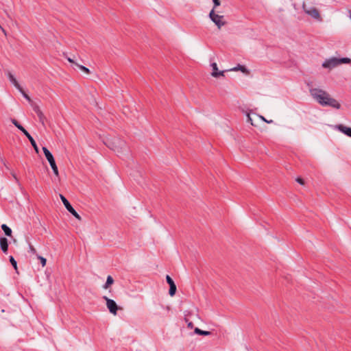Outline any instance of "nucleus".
Wrapping results in <instances>:
<instances>
[{
  "mask_svg": "<svg viewBox=\"0 0 351 351\" xmlns=\"http://www.w3.org/2000/svg\"><path fill=\"white\" fill-rule=\"evenodd\" d=\"M311 96L321 105L339 109L340 104L326 91L319 88L310 89Z\"/></svg>",
  "mask_w": 351,
  "mask_h": 351,
  "instance_id": "f257e3e1",
  "label": "nucleus"
},
{
  "mask_svg": "<svg viewBox=\"0 0 351 351\" xmlns=\"http://www.w3.org/2000/svg\"><path fill=\"white\" fill-rule=\"evenodd\" d=\"M112 149L118 154H123L128 150L125 141L120 138H115L112 142Z\"/></svg>",
  "mask_w": 351,
  "mask_h": 351,
  "instance_id": "f03ea898",
  "label": "nucleus"
},
{
  "mask_svg": "<svg viewBox=\"0 0 351 351\" xmlns=\"http://www.w3.org/2000/svg\"><path fill=\"white\" fill-rule=\"evenodd\" d=\"M246 115L248 121L254 126H257L261 121H265L267 123H271L272 121L266 120L263 116L258 114L256 111H250Z\"/></svg>",
  "mask_w": 351,
  "mask_h": 351,
  "instance_id": "7ed1b4c3",
  "label": "nucleus"
},
{
  "mask_svg": "<svg viewBox=\"0 0 351 351\" xmlns=\"http://www.w3.org/2000/svg\"><path fill=\"white\" fill-rule=\"evenodd\" d=\"M43 153L53 170L54 175L58 177L59 176L58 169L55 159H54L52 154L49 152V150L46 147H43Z\"/></svg>",
  "mask_w": 351,
  "mask_h": 351,
  "instance_id": "20e7f679",
  "label": "nucleus"
},
{
  "mask_svg": "<svg viewBox=\"0 0 351 351\" xmlns=\"http://www.w3.org/2000/svg\"><path fill=\"white\" fill-rule=\"evenodd\" d=\"M302 9L304 12L310 16L312 19L317 21H322V18L320 15V13L319 10L315 8V7H307L306 5L303 3L302 4Z\"/></svg>",
  "mask_w": 351,
  "mask_h": 351,
  "instance_id": "39448f33",
  "label": "nucleus"
},
{
  "mask_svg": "<svg viewBox=\"0 0 351 351\" xmlns=\"http://www.w3.org/2000/svg\"><path fill=\"white\" fill-rule=\"evenodd\" d=\"M209 17L219 29L226 24V22L223 21V16L215 14L214 9L210 11Z\"/></svg>",
  "mask_w": 351,
  "mask_h": 351,
  "instance_id": "423d86ee",
  "label": "nucleus"
},
{
  "mask_svg": "<svg viewBox=\"0 0 351 351\" xmlns=\"http://www.w3.org/2000/svg\"><path fill=\"white\" fill-rule=\"evenodd\" d=\"M60 197L63 204L64 205V206L67 209V210L70 213H71L77 219H78L79 221H81L82 220L81 217L77 214V213L72 207V206L70 204L69 201L66 199V197L64 195H60Z\"/></svg>",
  "mask_w": 351,
  "mask_h": 351,
  "instance_id": "0eeeda50",
  "label": "nucleus"
},
{
  "mask_svg": "<svg viewBox=\"0 0 351 351\" xmlns=\"http://www.w3.org/2000/svg\"><path fill=\"white\" fill-rule=\"evenodd\" d=\"M103 298L106 302V306H107L108 309L109 310V311L114 315H117L118 306H117L116 302L113 300L110 299L106 296H104Z\"/></svg>",
  "mask_w": 351,
  "mask_h": 351,
  "instance_id": "6e6552de",
  "label": "nucleus"
},
{
  "mask_svg": "<svg viewBox=\"0 0 351 351\" xmlns=\"http://www.w3.org/2000/svg\"><path fill=\"white\" fill-rule=\"evenodd\" d=\"M339 65L338 58H332L329 60H326L322 64V66L324 68L332 69Z\"/></svg>",
  "mask_w": 351,
  "mask_h": 351,
  "instance_id": "1a4fd4ad",
  "label": "nucleus"
},
{
  "mask_svg": "<svg viewBox=\"0 0 351 351\" xmlns=\"http://www.w3.org/2000/svg\"><path fill=\"white\" fill-rule=\"evenodd\" d=\"M211 67L213 69V72L211 73L212 76L215 77H218L219 76H223L224 71H218L217 64L215 62L211 64Z\"/></svg>",
  "mask_w": 351,
  "mask_h": 351,
  "instance_id": "9d476101",
  "label": "nucleus"
},
{
  "mask_svg": "<svg viewBox=\"0 0 351 351\" xmlns=\"http://www.w3.org/2000/svg\"><path fill=\"white\" fill-rule=\"evenodd\" d=\"M0 247L1 250L5 253L8 251V239L5 237H1L0 238Z\"/></svg>",
  "mask_w": 351,
  "mask_h": 351,
  "instance_id": "9b49d317",
  "label": "nucleus"
},
{
  "mask_svg": "<svg viewBox=\"0 0 351 351\" xmlns=\"http://www.w3.org/2000/svg\"><path fill=\"white\" fill-rule=\"evenodd\" d=\"M337 128L342 133L351 137V128H348L343 125H339Z\"/></svg>",
  "mask_w": 351,
  "mask_h": 351,
  "instance_id": "f8f14e48",
  "label": "nucleus"
},
{
  "mask_svg": "<svg viewBox=\"0 0 351 351\" xmlns=\"http://www.w3.org/2000/svg\"><path fill=\"white\" fill-rule=\"evenodd\" d=\"M8 78L10 80V81L13 84V85L18 89V90H20L21 89V86L20 84H19V82H17L16 79L15 78V77L11 73H8Z\"/></svg>",
  "mask_w": 351,
  "mask_h": 351,
  "instance_id": "ddd939ff",
  "label": "nucleus"
},
{
  "mask_svg": "<svg viewBox=\"0 0 351 351\" xmlns=\"http://www.w3.org/2000/svg\"><path fill=\"white\" fill-rule=\"evenodd\" d=\"M19 90L23 95V96L31 104V106H32V108H36L37 107V106H36V105L34 104L33 101L31 99L29 96L27 94H26V93L23 90L22 87H21V89Z\"/></svg>",
  "mask_w": 351,
  "mask_h": 351,
  "instance_id": "4468645a",
  "label": "nucleus"
},
{
  "mask_svg": "<svg viewBox=\"0 0 351 351\" xmlns=\"http://www.w3.org/2000/svg\"><path fill=\"white\" fill-rule=\"evenodd\" d=\"M1 228L3 230L5 235L10 237L12 234V230L5 224L1 226Z\"/></svg>",
  "mask_w": 351,
  "mask_h": 351,
  "instance_id": "2eb2a0df",
  "label": "nucleus"
},
{
  "mask_svg": "<svg viewBox=\"0 0 351 351\" xmlns=\"http://www.w3.org/2000/svg\"><path fill=\"white\" fill-rule=\"evenodd\" d=\"M195 333V334H197V335H204V336H207V335H210V332L209 331H206V330H202L198 328H196L194 330Z\"/></svg>",
  "mask_w": 351,
  "mask_h": 351,
  "instance_id": "dca6fc26",
  "label": "nucleus"
},
{
  "mask_svg": "<svg viewBox=\"0 0 351 351\" xmlns=\"http://www.w3.org/2000/svg\"><path fill=\"white\" fill-rule=\"evenodd\" d=\"M231 71H241L243 73H247V69L243 66L238 64L237 66L234 67L233 69H230Z\"/></svg>",
  "mask_w": 351,
  "mask_h": 351,
  "instance_id": "f3484780",
  "label": "nucleus"
},
{
  "mask_svg": "<svg viewBox=\"0 0 351 351\" xmlns=\"http://www.w3.org/2000/svg\"><path fill=\"white\" fill-rule=\"evenodd\" d=\"M75 65L78 69H80L81 71L84 72L85 73H86V74H90V71L89 69H88L87 67H86V66H84L83 65L79 64L78 63H75Z\"/></svg>",
  "mask_w": 351,
  "mask_h": 351,
  "instance_id": "a211bd4d",
  "label": "nucleus"
},
{
  "mask_svg": "<svg viewBox=\"0 0 351 351\" xmlns=\"http://www.w3.org/2000/svg\"><path fill=\"white\" fill-rule=\"evenodd\" d=\"M113 282H114V280L112 278V276H108L107 277V280H106V284L104 286V289H108L111 285L113 284Z\"/></svg>",
  "mask_w": 351,
  "mask_h": 351,
  "instance_id": "6ab92c4d",
  "label": "nucleus"
},
{
  "mask_svg": "<svg viewBox=\"0 0 351 351\" xmlns=\"http://www.w3.org/2000/svg\"><path fill=\"white\" fill-rule=\"evenodd\" d=\"M28 139H29V141H30V143H31V144H32V147H34V150H35V152H36V153H38V152H39V151H38V146H37V145H36V142H35L34 139L32 138V136H29Z\"/></svg>",
  "mask_w": 351,
  "mask_h": 351,
  "instance_id": "aec40b11",
  "label": "nucleus"
},
{
  "mask_svg": "<svg viewBox=\"0 0 351 351\" xmlns=\"http://www.w3.org/2000/svg\"><path fill=\"white\" fill-rule=\"evenodd\" d=\"M169 295L171 296H173L176 291V284L169 285Z\"/></svg>",
  "mask_w": 351,
  "mask_h": 351,
  "instance_id": "412c9836",
  "label": "nucleus"
},
{
  "mask_svg": "<svg viewBox=\"0 0 351 351\" xmlns=\"http://www.w3.org/2000/svg\"><path fill=\"white\" fill-rule=\"evenodd\" d=\"M10 262L12 264V265L14 267V268L16 270V271L18 272L16 261H15V259L12 256L10 257Z\"/></svg>",
  "mask_w": 351,
  "mask_h": 351,
  "instance_id": "4be33fe9",
  "label": "nucleus"
},
{
  "mask_svg": "<svg viewBox=\"0 0 351 351\" xmlns=\"http://www.w3.org/2000/svg\"><path fill=\"white\" fill-rule=\"evenodd\" d=\"M351 60L348 58H338L339 64L342 63H350Z\"/></svg>",
  "mask_w": 351,
  "mask_h": 351,
  "instance_id": "5701e85b",
  "label": "nucleus"
},
{
  "mask_svg": "<svg viewBox=\"0 0 351 351\" xmlns=\"http://www.w3.org/2000/svg\"><path fill=\"white\" fill-rule=\"evenodd\" d=\"M38 258L40 261V263H41L42 266L45 267L46 265V263H47L46 258H45L44 257L40 256H38Z\"/></svg>",
  "mask_w": 351,
  "mask_h": 351,
  "instance_id": "b1692460",
  "label": "nucleus"
},
{
  "mask_svg": "<svg viewBox=\"0 0 351 351\" xmlns=\"http://www.w3.org/2000/svg\"><path fill=\"white\" fill-rule=\"evenodd\" d=\"M166 280H167V283L169 285H174V282L173 280H172V278L169 276H166Z\"/></svg>",
  "mask_w": 351,
  "mask_h": 351,
  "instance_id": "393cba45",
  "label": "nucleus"
},
{
  "mask_svg": "<svg viewBox=\"0 0 351 351\" xmlns=\"http://www.w3.org/2000/svg\"><path fill=\"white\" fill-rule=\"evenodd\" d=\"M213 2L214 3V8H213L214 10H215V8L217 6H219L220 5V1L219 0H213Z\"/></svg>",
  "mask_w": 351,
  "mask_h": 351,
  "instance_id": "a878e982",
  "label": "nucleus"
},
{
  "mask_svg": "<svg viewBox=\"0 0 351 351\" xmlns=\"http://www.w3.org/2000/svg\"><path fill=\"white\" fill-rule=\"evenodd\" d=\"M296 182H298L299 184H302V185H304V181L302 178H298L296 179Z\"/></svg>",
  "mask_w": 351,
  "mask_h": 351,
  "instance_id": "bb28decb",
  "label": "nucleus"
},
{
  "mask_svg": "<svg viewBox=\"0 0 351 351\" xmlns=\"http://www.w3.org/2000/svg\"><path fill=\"white\" fill-rule=\"evenodd\" d=\"M29 252L32 254L36 253V249L32 245H29Z\"/></svg>",
  "mask_w": 351,
  "mask_h": 351,
  "instance_id": "cd10ccee",
  "label": "nucleus"
},
{
  "mask_svg": "<svg viewBox=\"0 0 351 351\" xmlns=\"http://www.w3.org/2000/svg\"><path fill=\"white\" fill-rule=\"evenodd\" d=\"M11 121L16 128H17V125H20V123L14 119H12Z\"/></svg>",
  "mask_w": 351,
  "mask_h": 351,
  "instance_id": "c85d7f7f",
  "label": "nucleus"
},
{
  "mask_svg": "<svg viewBox=\"0 0 351 351\" xmlns=\"http://www.w3.org/2000/svg\"><path fill=\"white\" fill-rule=\"evenodd\" d=\"M23 133L27 136V138H29V136H32L26 130H25Z\"/></svg>",
  "mask_w": 351,
  "mask_h": 351,
  "instance_id": "c756f323",
  "label": "nucleus"
},
{
  "mask_svg": "<svg viewBox=\"0 0 351 351\" xmlns=\"http://www.w3.org/2000/svg\"><path fill=\"white\" fill-rule=\"evenodd\" d=\"M67 60H68L69 62H71V63H72V64H75V63H76V62H75L72 58H67Z\"/></svg>",
  "mask_w": 351,
  "mask_h": 351,
  "instance_id": "7c9ffc66",
  "label": "nucleus"
},
{
  "mask_svg": "<svg viewBox=\"0 0 351 351\" xmlns=\"http://www.w3.org/2000/svg\"><path fill=\"white\" fill-rule=\"evenodd\" d=\"M38 115L40 119L43 120V112H42V111H38Z\"/></svg>",
  "mask_w": 351,
  "mask_h": 351,
  "instance_id": "2f4dec72",
  "label": "nucleus"
},
{
  "mask_svg": "<svg viewBox=\"0 0 351 351\" xmlns=\"http://www.w3.org/2000/svg\"><path fill=\"white\" fill-rule=\"evenodd\" d=\"M193 323H192V322H189V323H188V327H189V328H193Z\"/></svg>",
  "mask_w": 351,
  "mask_h": 351,
  "instance_id": "473e14b6",
  "label": "nucleus"
},
{
  "mask_svg": "<svg viewBox=\"0 0 351 351\" xmlns=\"http://www.w3.org/2000/svg\"><path fill=\"white\" fill-rule=\"evenodd\" d=\"M17 128L21 130V129H23V126L20 124L17 125Z\"/></svg>",
  "mask_w": 351,
  "mask_h": 351,
  "instance_id": "72a5a7b5",
  "label": "nucleus"
},
{
  "mask_svg": "<svg viewBox=\"0 0 351 351\" xmlns=\"http://www.w3.org/2000/svg\"><path fill=\"white\" fill-rule=\"evenodd\" d=\"M25 129L23 127V129L21 130V131L23 132Z\"/></svg>",
  "mask_w": 351,
  "mask_h": 351,
  "instance_id": "f704fd0d",
  "label": "nucleus"
},
{
  "mask_svg": "<svg viewBox=\"0 0 351 351\" xmlns=\"http://www.w3.org/2000/svg\"><path fill=\"white\" fill-rule=\"evenodd\" d=\"M13 176H14V179L17 180L16 177L14 175H13Z\"/></svg>",
  "mask_w": 351,
  "mask_h": 351,
  "instance_id": "c9c22d12",
  "label": "nucleus"
}]
</instances>
